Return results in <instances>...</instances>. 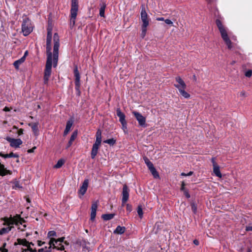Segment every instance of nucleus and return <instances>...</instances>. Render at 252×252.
Returning a JSON list of instances; mask_svg holds the SVG:
<instances>
[{
	"label": "nucleus",
	"mask_w": 252,
	"mask_h": 252,
	"mask_svg": "<svg viewBox=\"0 0 252 252\" xmlns=\"http://www.w3.org/2000/svg\"><path fill=\"white\" fill-rule=\"evenodd\" d=\"M194 243L196 245H198V241L196 240H195L194 241H193Z\"/></svg>",
	"instance_id": "obj_58"
},
{
	"label": "nucleus",
	"mask_w": 252,
	"mask_h": 252,
	"mask_svg": "<svg viewBox=\"0 0 252 252\" xmlns=\"http://www.w3.org/2000/svg\"><path fill=\"white\" fill-rule=\"evenodd\" d=\"M0 156L3 157L4 158H10L9 154H3L2 153H0Z\"/></svg>",
	"instance_id": "obj_44"
},
{
	"label": "nucleus",
	"mask_w": 252,
	"mask_h": 252,
	"mask_svg": "<svg viewBox=\"0 0 252 252\" xmlns=\"http://www.w3.org/2000/svg\"><path fill=\"white\" fill-rule=\"evenodd\" d=\"M25 56H23L20 59L15 61L13 64L15 68L18 69L19 68V65L23 63L25 61Z\"/></svg>",
	"instance_id": "obj_25"
},
{
	"label": "nucleus",
	"mask_w": 252,
	"mask_h": 252,
	"mask_svg": "<svg viewBox=\"0 0 252 252\" xmlns=\"http://www.w3.org/2000/svg\"><path fill=\"white\" fill-rule=\"evenodd\" d=\"M54 239L50 240L48 243L49 246L39 249L38 252H51L52 249H56L61 251L63 250L64 248L63 246L60 247L55 245V244L54 243Z\"/></svg>",
	"instance_id": "obj_7"
},
{
	"label": "nucleus",
	"mask_w": 252,
	"mask_h": 252,
	"mask_svg": "<svg viewBox=\"0 0 252 252\" xmlns=\"http://www.w3.org/2000/svg\"><path fill=\"white\" fill-rule=\"evenodd\" d=\"M192 209L194 211L196 210L195 206H193L192 208Z\"/></svg>",
	"instance_id": "obj_61"
},
{
	"label": "nucleus",
	"mask_w": 252,
	"mask_h": 252,
	"mask_svg": "<svg viewBox=\"0 0 252 252\" xmlns=\"http://www.w3.org/2000/svg\"><path fill=\"white\" fill-rule=\"evenodd\" d=\"M97 210V206H92L91 212V220L94 221L95 216H96V212Z\"/></svg>",
	"instance_id": "obj_20"
},
{
	"label": "nucleus",
	"mask_w": 252,
	"mask_h": 252,
	"mask_svg": "<svg viewBox=\"0 0 252 252\" xmlns=\"http://www.w3.org/2000/svg\"><path fill=\"white\" fill-rule=\"evenodd\" d=\"M77 0H72L71 8V18L76 19L78 11Z\"/></svg>",
	"instance_id": "obj_10"
},
{
	"label": "nucleus",
	"mask_w": 252,
	"mask_h": 252,
	"mask_svg": "<svg viewBox=\"0 0 252 252\" xmlns=\"http://www.w3.org/2000/svg\"><path fill=\"white\" fill-rule=\"evenodd\" d=\"M216 23L221 34L222 38L225 42L228 48L229 49H231L232 47L231 41L228 36L227 32H226L225 28L223 27V25L222 24L220 20L217 19L216 21Z\"/></svg>",
	"instance_id": "obj_3"
},
{
	"label": "nucleus",
	"mask_w": 252,
	"mask_h": 252,
	"mask_svg": "<svg viewBox=\"0 0 252 252\" xmlns=\"http://www.w3.org/2000/svg\"><path fill=\"white\" fill-rule=\"evenodd\" d=\"M74 74L75 77V84L76 86V89L77 91H79V89L80 86V73L78 70L77 66H75V68L74 69Z\"/></svg>",
	"instance_id": "obj_13"
},
{
	"label": "nucleus",
	"mask_w": 252,
	"mask_h": 252,
	"mask_svg": "<svg viewBox=\"0 0 252 252\" xmlns=\"http://www.w3.org/2000/svg\"><path fill=\"white\" fill-rule=\"evenodd\" d=\"M149 170L151 171V173L152 174V175H153V176L155 178H159V174H158V172H157V171L156 170V168L154 167V166L151 167V168L149 169Z\"/></svg>",
	"instance_id": "obj_24"
},
{
	"label": "nucleus",
	"mask_w": 252,
	"mask_h": 252,
	"mask_svg": "<svg viewBox=\"0 0 252 252\" xmlns=\"http://www.w3.org/2000/svg\"><path fill=\"white\" fill-rule=\"evenodd\" d=\"M73 120H72L68 121L67 122L66 127H65V129L69 131L70 130L71 127L73 125Z\"/></svg>",
	"instance_id": "obj_32"
},
{
	"label": "nucleus",
	"mask_w": 252,
	"mask_h": 252,
	"mask_svg": "<svg viewBox=\"0 0 252 252\" xmlns=\"http://www.w3.org/2000/svg\"><path fill=\"white\" fill-rule=\"evenodd\" d=\"M101 142V131L98 129L96 133V140L95 143L93 146L91 152V157L94 158L97 154L98 149Z\"/></svg>",
	"instance_id": "obj_5"
},
{
	"label": "nucleus",
	"mask_w": 252,
	"mask_h": 252,
	"mask_svg": "<svg viewBox=\"0 0 252 252\" xmlns=\"http://www.w3.org/2000/svg\"><path fill=\"white\" fill-rule=\"evenodd\" d=\"M52 26L49 24L47 28V36L46 40V53H47V62L45 69L44 71V83L47 84L51 73L52 55L51 53V42L52 39Z\"/></svg>",
	"instance_id": "obj_1"
},
{
	"label": "nucleus",
	"mask_w": 252,
	"mask_h": 252,
	"mask_svg": "<svg viewBox=\"0 0 252 252\" xmlns=\"http://www.w3.org/2000/svg\"><path fill=\"white\" fill-rule=\"evenodd\" d=\"M9 156H10V158L14 157V158H18L19 156L16 154H14L13 153L11 152L10 154H9Z\"/></svg>",
	"instance_id": "obj_42"
},
{
	"label": "nucleus",
	"mask_w": 252,
	"mask_h": 252,
	"mask_svg": "<svg viewBox=\"0 0 252 252\" xmlns=\"http://www.w3.org/2000/svg\"><path fill=\"white\" fill-rule=\"evenodd\" d=\"M186 89H181L178 90L180 94L185 98H189L190 94L185 91Z\"/></svg>",
	"instance_id": "obj_23"
},
{
	"label": "nucleus",
	"mask_w": 252,
	"mask_h": 252,
	"mask_svg": "<svg viewBox=\"0 0 252 252\" xmlns=\"http://www.w3.org/2000/svg\"><path fill=\"white\" fill-rule=\"evenodd\" d=\"M145 206H138L137 209V211L139 216L142 218L143 216V210H144Z\"/></svg>",
	"instance_id": "obj_28"
},
{
	"label": "nucleus",
	"mask_w": 252,
	"mask_h": 252,
	"mask_svg": "<svg viewBox=\"0 0 252 252\" xmlns=\"http://www.w3.org/2000/svg\"><path fill=\"white\" fill-rule=\"evenodd\" d=\"M17 133L19 135H21L23 134V129L22 128L19 129Z\"/></svg>",
	"instance_id": "obj_48"
},
{
	"label": "nucleus",
	"mask_w": 252,
	"mask_h": 252,
	"mask_svg": "<svg viewBox=\"0 0 252 252\" xmlns=\"http://www.w3.org/2000/svg\"><path fill=\"white\" fill-rule=\"evenodd\" d=\"M13 188L17 189H21L22 188V187L20 184L19 182L18 181H15L13 183Z\"/></svg>",
	"instance_id": "obj_33"
},
{
	"label": "nucleus",
	"mask_w": 252,
	"mask_h": 252,
	"mask_svg": "<svg viewBox=\"0 0 252 252\" xmlns=\"http://www.w3.org/2000/svg\"><path fill=\"white\" fill-rule=\"evenodd\" d=\"M184 193L187 198H189L190 195L187 190H184Z\"/></svg>",
	"instance_id": "obj_46"
},
{
	"label": "nucleus",
	"mask_w": 252,
	"mask_h": 252,
	"mask_svg": "<svg viewBox=\"0 0 252 252\" xmlns=\"http://www.w3.org/2000/svg\"><path fill=\"white\" fill-rule=\"evenodd\" d=\"M13 128H16V129H17V127L16 126H14L13 127Z\"/></svg>",
	"instance_id": "obj_64"
},
{
	"label": "nucleus",
	"mask_w": 252,
	"mask_h": 252,
	"mask_svg": "<svg viewBox=\"0 0 252 252\" xmlns=\"http://www.w3.org/2000/svg\"><path fill=\"white\" fill-rule=\"evenodd\" d=\"M27 54H28V52H27V51H26V52L25 53V54H24V56H25V57H26V56H27Z\"/></svg>",
	"instance_id": "obj_62"
},
{
	"label": "nucleus",
	"mask_w": 252,
	"mask_h": 252,
	"mask_svg": "<svg viewBox=\"0 0 252 252\" xmlns=\"http://www.w3.org/2000/svg\"><path fill=\"white\" fill-rule=\"evenodd\" d=\"M105 7L106 4L104 2H102L100 4V8L99 9V15L101 17H104V12Z\"/></svg>",
	"instance_id": "obj_22"
},
{
	"label": "nucleus",
	"mask_w": 252,
	"mask_h": 252,
	"mask_svg": "<svg viewBox=\"0 0 252 252\" xmlns=\"http://www.w3.org/2000/svg\"><path fill=\"white\" fill-rule=\"evenodd\" d=\"M32 31V27L31 26L30 20L25 18L23 20L22 25V31L25 36L29 35Z\"/></svg>",
	"instance_id": "obj_6"
},
{
	"label": "nucleus",
	"mask_w": 252,
	"mask_h": 252,
	"mask_svg": "<svg viewBox=\"0 0 252 252\" xmlns=\"http://www.w3.org/2000/svg\"><path fill=\"white\" fill-rule=\"evenodd\" d=\"M193 78H194V79L195 80H196V77H195V75H194V76H193Z\"/></svg>",
	"instance_id": "obj_63"
},
{
	"label": "nucleus",
	"mask_w": 252,
	"mask_h": 252,
	"mask_svg": "<svg viewBox=\"0 0 252 252\" xmlns=\"http://www.w3.org/2000/svg\"><path fill=\"white\" fill-rule=\"evenodd\" d=\"M7 141L10 143V146L14 148H18L22 144V141L20 139H14L9 137L6 138Z\"/></svg>",
	"instance_id": "obj_12"
},
{
	"label": "nucleus",
	"mask_w": 252,
	"mask_h": 252,
	"mask_svg": "<svg viewBox=\"0 0 252 252\" xmlns=\"http://www.w3.org/2000/svg\"><path fill=\"white\" fill-rule=\"evenodd\" d=\"M132 114L138 122L139 125L141 126L145 127L146 126V118L138 112L133 111Z\"/></svg>",
	"instance_id": "obj_8"
},
{
	"label": "nucleus",
	"mask_w": 252,
	"mask_h": 252,
	"mask_svg": "<svg viewBox=\"0 0 252 252\" xmlns=\"http://www.w3.org/2000/svg\"><path fill=\"white\" fill-rule=\"evenodd\" d=\"M246 230L247 231H252V225H250L249 226H246Z\"/></svg>",
	"instance_id": "obj_45"
},
{
	"label": "nucleus",
	"mask_w": 252,
	"mask_h": 252,
	"mask_svg": "<svg viewBox=\"0 0 252 252\" xmlns=\"http://www.w3.org/2000/svg\"><path fill=\"white\" fill-rule=\"evenodd\" d=\"M157 21H164V19L163 18V17H158V18H157Z\"/></svg>",
	"instance_id": "obj_54"
},
{
	"label": "nucleus",
	"mask_w": 252,
	"mask_h": 252,
	"mask_svg": "<svg viewBox=\"0 0 252 252\" xmlns=\"http://www.w3.org/2000/svg\"><path fill=\"white\" fill-rule=\"evenodd\" d=\"M175 80L176 82L178 83V84L174 85V86L176 88H177L178 90L181 89H186V84L180 76L176 77Z\"/></svg>",
	"instance_id": "obj_16"
},
{
	"label": "nucleus",
	"mask_w": 252,
	"mask_h": 252,
	"mask_svg": "<svg viewBox=\"0 0 252 252\" xmlns=\"http://www.w3.org/2000/svg\"><path fill=\"white\" fill-rule=\"evenodd\" d=\"M117 115L119 118V121L122 124L123 128L124 130L125 131L126 129V121L125 120V114L121 112L120 109H117Z\"/></svg>",
	"instance_id": "obj_11"
},
{
	"label": "nucleus",
	"mask_w": 252,
	"mask_h": 252,
	"mask_svg": "<svg viewBox=\"0 0 252 252\" xmlns=\"http://www.w3.org/2000/svg\"><path fill=\"white\" fill-rule=\"evenodd\" d=\"M240 96H242V97H246V94L245 92H244V91L241 92L240 93Z\"/></svg>",
	"instance_id": "obj_47"
},
{
	"label": "nucleus",
	"mask_w": 252,
	"mask_h": 252,
	"mask_svg": "<svg viewBox=\"0 0 252 252\" xmlns=\"http://www.w3.org/2000/svg\"><path fill=\"white\" fill-rule=\"evenodd\" d=\"M64 160L62 159L59 160L56 164H55L54 166L55 168H59L62 166V165L64 164Z\"/></svg>",
	"instance_id": "obj_31"
},
{
	"label": "nucleus",
	"mask_w": 252,
	"mask_h": 252,
	"mask_svg": "<svg viewBox=\"0 0 252 252\" xmlns=\"http://www.w3.org/2000/svg\"><path fill=\"white\" fill-rule=\"evenodd\" d=\"M26 200H27V203H30L31 202V200L29 197H27Z\"/></svg>",
	"instance_id": "obj_57"
},
{
	"label": "nucleus",
	"mask_w": 252,
	"mask_h": 252,
	"mask_svg": "<svg viewBox=\"0 0 252 252\" xmlns=\"http://www.w3.org/2000/svg\"><path fill=\"white\" fill-rule=\"evenodd\" d=\"M141 19L142 22V25L144 26H148L149 24V20L148 18V14L146 12L145 8L144 5L142 6V9L141 12Z\"/></svg>",
	"instance_id": "obj_9"
},
{
	"label": "nucleus",
	"mask_w": 252,
	"mask_h": 252,
	"mask_svg": "<svg viewBox=\"0 0 252 252\" xmlns=\"http://www.w3.org/2000/svg\"><path fill=\"white\" fill-rule=\"evenodd\" d=\"M252 74V71L251 70H249L245 73V76L248 77H250Z\"/></svg>",
	"instance_id": "obj_38"
},
{
	"label": "nucleus",
	"mask_w": 252,
	"mask_h": 252,
	"mask_svg": "<svg viewBox=\"0 0 252 252\" xmlns=\"http://www.w3.org/2000/svg\"><path fill=\"white\" fill-rule=\"evenodd\" d=\"M30 126H31V127L34 132V134L35 135H37L38 134V127H37V124L36 123H33L32 124H30Z\"/></svg>",
	"instance_id": "obj_29"
},
{
	"label": "nucleus",
	"mask_w": 252,
	"mask_h": 252,
	"mask_svg": "<svg viewBox=\"0 0 252 252\" xmlns=\"http://www.w3.org/2000/svg\"><path fill=\"white\" fill-rule=\"evenodd\" d=\"M193 172L192 171L189 172L188 174H186L185 173H182L181 175L183 176H191L193 174Z\"/></svg>",
	"instance_id": "obj_40"
},
{
	"label": "nucleus",
	"mask_w": 252,
	"mask_h": 252,
	"mask_svg": "<svg viewBox=\"0 0 252 252\" xmlns=\"http://www.w3.org/2000/svg\"><path fill=\"white\" fill-rule=\"evenodd\" d=\"M28 251H29L28 250V249H24V250H23L22 252H28Z\"/></svg>",
	"instance_id": "obj_60"
},
{
	"label": "nucleus",
	"mask_w": 252,
	"mask_h": 252,
	"mask_svg": "<svg viewBox=\"0 0 252 252\" xmlns=\"http://www.w3.org/2000/svg\"><path fill=\"white\" fill-rule=\"evenodd\" d=\"M75 24V19L70 18V25L71 26H74Z\"/></svg>",
	"instance_id": "obj_43"
},
{
	"label": "nucleus",
	"mask_w": 252,
	"mask_h": 252,
	"mask_svg": "<svg viewBox=\"0 0 252 252\" xmlns=\"http://www.w3.org/2000/svg\"><path fill=\"white\" fill-rule=\"evenodd\" d=\"M0 252H7L8 251L7 249H4L3 248H0Z\"/></svg>",
	"instance_id": "obj_51"
},
{
	"label": "nucleus",
	"mask_w": 252,
	"mask_h": 252,
	"mask_svg": "<svg viewBox=\"0 0 252 252\" xmlns=\"http://www.w3.org/2000/svg\"><path fill=\"white\" fill-rule=\"evenodd\" d=\"M36 147H33L32 149H29L28 150V152L29 153H33L34 152V150L36 149Z\"/></svg>",
	"instance_id": "obj_49"
},
{
	"label": "nucleus",
	"mask_w": 252,
	"mask_h": 252,
	"mask_svg": "<svg viewBox=\"0 0 252 252\" xmlns=\"http://www.w3.org/2000/svg\"><path fill=\"white\" fill-rule=\"evenodd\" d=\"M11 171L7 170L3 164L0 162V176H4L7 174H11Z\"/></svg>",
	"instance_id": "obj_18"
},
{
	"label": "nucleus",
	"mask_w": 252,
	"mask_h": 252,
	"mask_svg": "<svg viewBox=\"0 0 252 252\" xmlns=\"http://www.w3.org/2000/svg\"><path fill=\"white\" fill-rule=\"evenodd\" d=\"M11 109V108H9V107H5L3 109V111H9Z\"/></svg>",
	"instance_id": "obj_53"
},
{
	"label": "nucleus",
	"mask_w": 252,
	"mask_h": 252,
	"mask_svg": "<svg viewBox=\"0 0 252 252\" xmlns=\"http://www.w3.org/2000/svg\"><path fill=\"white\" fill-rule=\"evenodd\" d=\"M54 49H53V64L56 67L57 64L58 60L59 48V38L57 33H55L54 35Z\"/></svg>",
	"instance_id": "obj_4"
},
{
	"label": "nucleus",
	"mask_w": 252,
	"mask_h": 252,
	"mask_svg": "<svg viewBox=\"0 0 252 252\" xmlns=\"http://www.w3.org/2000/svg\"><path fill=\"white\" fill-rule=\"evenodd\" d=\"M147 26H142L141 37L144 38L146 34Z\"/></svg>",
	"instance_id": "obj_35"
},
{
	"label": "nucleus",
	"mask_w": 252,
	"mask_h": 252,
	"mask_svg": "<svg viewBox=\"0 0 252 252\" xmlns=\"http://www.w3.org/2000/svg\"><path fill=\"white\" fill-rule=\"evenodd\" d=\"M144 160L145 161V163L147 165L149 169L151 168V167L154 166L153 163L150 161V160L147 157H144Z\"/></svg>",
	"instance_id": "obj_30"
},
{
	"label": "nucleus",
	"mask_w": 252,
	"mask_h": 252,
	"mask_svg": "<svg viewBox=\"0 0 252 252\" xmlns=\"http://www.w3.org/2000/svg\"><path fill=\"white\" fill-rule=\"evenodd\" d=\"M56 236L57 234L55 231H50L48 233V237L50 238V240L54 239L53 237H56Z\"/></svg>",
	"instance_id": "obj_34"
},
{
	"label": "nucleus",
	"mask_w": 252,
	"mask_h": 252,
	"mask_svg": "<svg viewBox=\"0 0 252 252\" xmlns=\"http://www.w3.org/2000/svg\"><path fill=\"white\" fill-rule=\"evenodd\" d=\"M126 230L125 227L118 226L114 230V233L118 234H122L125 232Z\"/></svg>",
	"instance_id": "obj_21"
},
{
	"label": "nucleus",
	"mask_w": 252,
	"mask_h": 252,
	"mask_svg": "<svg viewBox=\"0 0 252 252\" xmlns=\"http://www.w3.org/2000/svg\"><path fill=\"white\" fill-rule=\"evenodd\" d=\"M115 141H116L113 138H112L105 140L104 142L113 145L115 144Z\"/></svg>",
	"instance_id": "obj_36"
},
{
	"label": "nucleus",
	"mask_w": 252,
	"mask_h": 252,
	"mask_svg": "<svg viewBox=\"0 0 252 252\" xmlns=\"http://www.w3.org/2000/svg\"><path fill=\"white\" fill-rule=\"evenodd\" d=\"M64 239V237L60 238L58 239H54V243L55 242L57 244L58 243H61L63 242V240Z\"/></svg>",
	"instance_id": "obj_37"
},
{
	"label": "nucleus",
	"mask_w": 252,
	"mask_h": 252,
	"mask_svg": "<svg viewBox=\"0 0 252 252\" xmlns=\"http://www.w3.org/2000/svg\"><path fill=\"white\" fill-rule=\"evenodd\" d=\"M17 241H18V243L19 244V245H22L23 246H26L27 247V248H28V250L31 251V252H35L36 251V250H32L31 248V245H33V244H32V243L31 242V243H29L28 241H27L26 240V239H18L17 240Z\"/></svg>",
	"instance_id": "obj_15"
},
{
	"label": "nucleus",
	"mask_w": 252,
	"mask_h": 252,
	"mask_svg": "<svg viewBox=\"0 0 252 252\" xmlns=\"http://www.w3.org/2000/svg\"><path fill=\"white\" fill-rule=\"evenodd\" d=\"M44 244H45L44 242H42L41 241H37V245H38V246H41Z\"/></svg>",
	"instance_id": "obj_50"
},
{
	"label": "nucleus",
	"mask_w": 252,
	"mask_h": 252,
	"mask_svg": "<svg viewBox=\"0 0 252 252\" xmlns=\"http://www.w3.org/2000/svg\"><path fill=\"white\" fill-rule=\"evenodd\" d=\"M69 132L68 131H67V130H64V133H63V135H66L67 134V133Z\"/></svg>",
	"instance_id": "obj_56"
},
{
	"label": "nucleus",
	"mask_w": 252,
	"mask_h": 252,
	"mask_svg": "<svg viewBox=\"0 0 252 252\" xmlns=\"http://www.w3.org/2000/svg\"><path fill=\"white\" fill-rule=\"evenodd\" d=\"M122 202L125 203L128 200L129 197V189L126 185H124L122 192Z\"/></svg>",
	"instance_id": "obj_14"
},
{
	"label": "nucleus",
	"mask_w": 252,
	"mask_h": 252,
	"mask_svg": "<svg viewBox=\"0 0 252 252\" xmlns=\"http://www.w3.org/2000/svg\"><path fill=\"white\" fill-rule=\"evenodd\" d=\"M4 221L3 225H7L8 227L6 228H2L0 230V235H2L4 234L8 233L12 229L13 226H10V225L15 224L18 225L19 224H23L24 222V220L20 218L19 215H16L14 217L10 216V217H4L1 219Z\"/></svg>",
	"instance_id": "obj_2"
},
{
	"label": "nucleus",
	"mask_w": 252,
	"mask_h": 252,
	"mask_svg": "<svg viewBox=\"0 0 252 252\" xmlns=\"http://www.w3.org/2000/svg\"><path fill=\"white\" fill-rule=\"evenodd\" d=\"M164 22L167 25L173 26V22L170 19H166Z\"/></svg>",
	"instance_id": "obj_39"
},
{
	"label": "nucleus",
	"mask_w": 252,
	"mask_h": 252,
	"mask_svg": "<svg viewBox=\"0 0 252 252\" xmlns=\"http://www.w3.org/2000/svg\"><path fill=\"white\" fill-rule=\"evenodd\" d=\"M211 161H212V164H213V166H214L218 165L217 164V163L216 162V158H211Z\"/></svg>",
	"instance_id": "obj_41"
},
{
	"label": "nucleus",
	"mask_w": 252,
	"mask_h": 252,
	"mask_svg": "<svg viewBox=\"0 0 252 252\" xmlns=\"http://www.w3.org/2000/svg\"><path fill=\"white\" fill-rule=\"evenodd\" d=\"M54 243L55 244V245L56 246H58L59 247H61V246H63V247H64V246L61 244V243H58L57 244H56L55 242H54ZM64 249V248H63Z\"/></svg>",
	"instance_id": "obj_55"
},
{
	"label": "nucleus",
	"mask_w": 252,
	"mask_h": 252,
	"mask_svg": "<svg viewBox=\"0 0 252 252\" xmlns=\"http://www.w3.org/2000/svg\"><path fill=\"white\" fill-rule=\"evenodd\" d=\"M89 181L88 179L85 180L83 183L82 186L79 189V193L84 195L87 191L88 187Z\"/></svg>",
	"instance_id": "obj_17"
},
{
	"label": "nucleus",
	"mask_w": 252,
	"mask_h": 252,
	"mask_svg": "<svg viewBox=\"0 0 252 252\" xmlns=\"http://www.w3.org/2000/svg\"><path fill=\"white\" fill-rule=\"evenodd\" d=\"M77 131H74L72 133V135L71 136L70 140H69V141L68 142V146H67L68 147H70L71 146V145L72 144V142L74 140V139L77 137Z\"/></svg>",
	"instance_id": "obj_26"
},
{
	"label": "nucleus",
	"mask_w": 252,
	"mask_h": 252,
	"mask_svg": "<svg viewBox=\"0 0 252 252\" xmlns=\"http://www.w3.org/2000/svg\"><path fill=\"white\" fill-rule=\"evenodd\" d=\"M114 216V214H104L102 216V218L104 220H108L112 219Z\"/></svg>",
	"instance_id": "obj_27"
},
{
	"label": "nucleus",
	"mask_w": 252,
	"mask_h": 252,
	"mask_svg": "<svg viewBox=\"0 0 252 252\" xmlns=\"http://www.w3.org/2000/svg\"><path fill=\"white\" fill-rule=\"evenodd\" d=\"M127 210L129 211H130V210H131L130 206H127Z\"/></svg>",
	"instance_id": "obj_59"
},
{
	"label": "nucleus",
	"mask_w": 252,
	"mask_h": 252,
	"mask_svg": "<svg viewBox=\"0 0 252 252\" xmlns=\"http://www.w3.org/2000/svg\"><path fill=\"white\" fill-rule=\"evenodd\" d=\"M213 173L215 174V175L221 178L222 177V175L220 173V166L219 165L213 166Z\"/></svg>",
	"instance_id": "obj_19"
},
{
	"label": "nucleus",
	"mask_w": 252,
	"mask_h": 252,
	"mask_svg": "<svg viewBox=\"0 0 252 252\" xmlns=\"http://www.w3.org/2000/svg\"><path fill=\"white\" fill-rule=\"evenodd\" d=\"M185 185V184L184 182H182L181 190H183V191L186 190L185 189V187H184Z\"/></svg>",
	"instance_id": "obj_52"
}]
</instances>
